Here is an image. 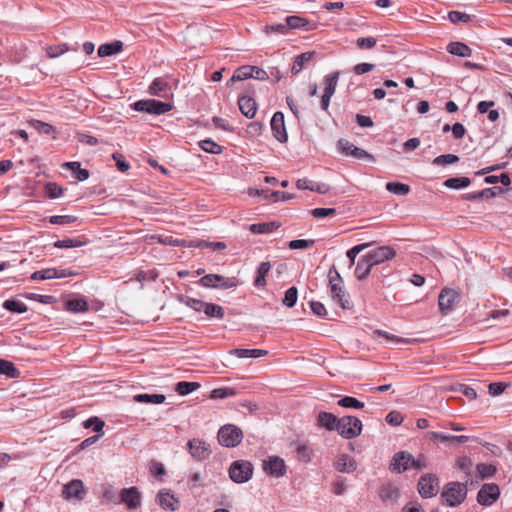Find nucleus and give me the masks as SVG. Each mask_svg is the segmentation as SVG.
<instances>
[{
	"instance_id": "f03ea898",
	"label": "nucleus",
	"mask_w": 512,
	"mask_h": 512,
	"mask_svg": "<svg viewBox=\"0 0 512 512\" xmlns=\"http://www.w3.org/2000/svg\"><path fill=\"white\" fill-rule=\"evenodd\" d=\"M427 467L426 457L420 454L417 458L407 451L395 453L391 459L389 469L396 473H402L409 468L422 470Z\"/></svg>"
},
{
	"instance_id": "4d7b16f0",
	"label": "nucleus",
	"mask_w": 512,
	"mask_h": 512,
	"mask_svg": "<svg viewBox=\"0 0 512 512\" xmlns=\"http://www.w3.org/2000/svg\"><path fill=\"white\" fill-rule=\"evenodd\" d=\"M74 215H54L49 218V222L55 225H69L77 221Z\"/></svg>"
},
{
	"instance_id": "8fccbe9b",
	"label": "nucleus",
	"mask_w": 512,
	"mask_h": 512,
	"mask_svg": "<svg viewBox=\"0 0 512 512\" xmlns=\"http://www.w3.org/2000/svg\"><path fill=\"white\" fill-rule=\"evenodd\" d=\"M337 404L344 408L362 409L364 403L352 396H344L338 400Z\"/></svg>"
},
{
	"instance_id": "7ed1b4c3",
	"label": "nucleus",
	"mask_w": 512,
	"mask_h": 512,
	"mask_svg": "<svg viewBox=\"0 0 512 512\" xmlns=\"http://www.w3.org/2000/svg\"><path fill=\"white\" fill-rule=\"evenodd\" d=\"M468 479L464 483L449 482L444 486L441 498L449 507H457L462 504L467 496Z\"/></svg>"
},
{
	"instance_id": "412c9836",
	"label": "nucleus",
	"mask_w": 512,
	"mask_h": 512,
	"mask_svg": "<svg viewBox=\"0 0 512 512\" xmlns=\"http://www.w3.org/2000/svg\"><path fill=\"white\" fill-rule=\"evenodd\" d=\"M148 93L160 98H167L171 94V86L166 79L157 77L150 84Z\"/></svg>"
},
{
	"instance_id": "338daca9",
	"label": "nucleus",
	"mask_w": 512,
	"mask_h": 512,
	"mask_svg": "<svg viewBox=\"0 0 512 512\" xmlns=\"http://www.w3.org/2000/svg\"><path fill=\"white\" fill-rule=\"evenodd\" d=\"M455 390L465 395L470 400H474L477 397L476 390L466 384H458Z\"/></svg>"
},
{
	"instance_id": "393cba45",
	"label": "nucleus",
	"mask_w": 512,
	"mask_h": 512,
	"mask_svg": "<svg viewBox=\"0 0 512 512\" xmlns=\"http://www.w3.org/2000/svg\"><path fill=\"white\" fill-rule=\"evenodd\" d=\"M318 425L324 427L328 431H337L339 418L330 412H320L317 416Z\"/></svg>"
},
{
	"instance_id": "4468645a",
	"label": "nucleus",
	"mask_w": 512,
	"mask_h": 512,
	"mask_svg": "<svg viewBox=\"0 0 512 512\" xmlns=\"http://www.w3.org/2000/svg\"><path fill=\"white\" fill-rule=\"evenodd\" d=\"M74 273L68 269H56V268H46L39 271H35L31 274L30 279L33 281L38 280H50V279H60L73 276Z\"/></svg>"
},
{
	"instance_id": "79ce46f5",
	"label": "nucleus",
	"mask_w": 512,
	"mask_h": 512,
	"mask_svg": "<svg viewBox=\"0 0 512 512\" xmlns=\"http://www.w3.org/2000/svg\"><path fill=\"white\" fill-rule=\"evenodd\" d=\"M399 489L393 484H387L380 490V497L382 500H396L399 497Z\"/></svg>"
},
{
	"instance_id": "f3484780",
	"label": "nucleus",
	"mask_w": 512,
	"mask_h": 512,
	"mask_svg": "<svg viewBox=\"0 0 512 512\" xmlns=\"http://www.w3.org/2000/svg\"><path fill=\"white\" fill-rule=\"evenodd\" d=\"M438 478L434 474H425L418 481V492L423 498H431L436 494Z\"/></svg>"
},
{
	"instance_id": "9b49d317",
	"label": "nucleus",
	"mask_w": 512,
	"mask_h": 512,
	"mask_svg": "<svg viewBox=\"0 0 512 512\" xmlns=\"http://www.w3.org/2000/svg\"><path fill=\"white\" fill-rule=\"evenodd\" d=\"M187 447L191 456L197 461L208 459L212 452L210 445L199 438L189 440Z\"/></svg>"
},
{
	"instance_id": "423d86ee",
	"label": "nucleus",
	"mask_w": 512,
	"mask_h": 512,
	"mask_svg": "<svg viewBox=\"0 0 512 512\" xmlns=\"http://www.w3.org/2000/svg\"><path fill=\"white\" fill-rule=\"evenodd\" d=\"M363 425L355 416H343L339 418L337 432L344 439H353L362 433Z\"/></svg>"
},
{
	"instance_id": "1a4fd4ad",
	"label": "nucleus",
	"mask_w": 512,
	"mask_h": 512,
	"mask_svg": "<svg viewBox=\"0 0 512 512\" xmlns=\"http://www.w3.org/2000/svg\"><path fill=\"white\" fill-rule=\"evenodd\" d=\"M499 496V486L495 483H486L477 493V502L482 506H490L498 500Z\"/></svg>"
},
{
	"instance_id": "473e14b6",
	"label": "nucleus",
	"mask_w": 512,
	"mask_h": 512,
	"mask_svg": "<svg viewBox=\"0 0 512 512\" xmlns=\"http://www.w3.org/2000/svg\"><path fill=\"white\" fill-rule=\"evenodd\" d=\"M63 168H66L74 174L75 178L79 181H85L89 178V171L87 169H82L79 162H66L63 164Z\"/></svg>"
},
{
	"instance_id": "6ab92c4d",
	"label": "nucleus",
	"mask_w": 512,
	"mask_h": 512,
	"mask_svg": "<svg viewBox=\"0 0 512 512\" xmlns=\"http://www.w3.org/2000/svg\"><path fill=\"white\" fill-rule=\"evenodd\" d=\"M459 294L450 288H444L438 297V305L443 314H447L452 311L455 302L457 301Z\"/></svg>"
},
{
	"instance_id": "b1692460",
	"label": "nucleus",
	"mask_w": 512,
	"mask_h": 512,
	"mask_svg": "<svg viewBox=\"0 0 512 512\" xmlns=\"http://www.w3.org/2000/svg\"><path fill=\"white\" fill-rule=\"evenodd\" d=\"M334 467L342 473H352L356 470V461L348 454H341L334 462Z\"/></svg>"
},
{
	"instance_id": "c9c22d12",
	"label": "nucleus",
	"mask_w": 512,
	"mask_h": 512,
	"mask_svg": "<svg viewBox=\"0 0 512 512\" xmlns=\"http://www.w3.org/2000/svg\"><path fill=\"white\" fill-rule=\"evenodd\" d=\"M254 68L251 65H243L235 70L233 73L230 82L234 83L237 81H243L251 78L252 72Z\"/></svg>"
},
{
	"instance_id": "774afa93",
	"label": "nucleus",
	"mask_w": 512,
	"mask_h": 512,
	"mask_svg": "<svg viewBox=\"0 0 512 512\" xmlns=\"http://www.w3.org/2000/svg\"><path fill=\"white\" fill-rule=\"evenodd\" d=\"M112 158L116 162V167L121 172H126L130 168V164L124 159L123 155L120 153H114Z\"/></svg>"
},
{
	"instance_id": "69168bd1",
	"label": "nucleus",
	"mask_w": 512,
	"mask_h": 512,
	"mask_svg": "<svg viewBox=\"0 0 512 512\" xmlns=\"http://www.w3.org/2000/svg\"><path fill=\"white\" fill-rule=\"evenodd\" d=\"M310 213L314 218H325L336 215L337 211L334 208H315Z\"/></svg>"
},
{
	"instance_id": "7c9ffc66",
	"label": "nucleus",
	"mask_w": 512,
	"mask_h": 512,
	"mask_svg": "<svg viewBox=\"0 0 512 512\" xmlns=\"http://www.w3.org/2000/svg\"><path fill=\"white\" fill-rule=\"evenodd\" d=\"M429 437L432 440H440L441 442L455 441L460 444L466 443L469 440V437L466 435H448L442 432H430Z\"/></svg>"
},
{
	"instance_id": "de8ad7c7",
	"label": "nucleus",
	"mask_w": 512,
	"mask_h": 512,
	"mask_svg": "<svg viewBox=\"0 0 512 512\" xmlns=\"http://www.w3.org/2000/svg\"><path fill=\"white\" fill-rule=\"evenodd\" d=\"M285 20L289 31L292 29L304 28L309 23L307 19L297 15L288 16Z\"/></svg>"
},
{
	"instance_id": "a211bd4d",
	"label": "nucleus",
	"mask_w": 512,
	"mask_h": 512,
	"mask_svg": "<svg viewBox=\"0 0 512 512\" xmlns=\"http://www.w3.org/2000/svg\"><path fill=\"white\" fill-rule=\"evenodd\" d=\"M270 126L274 137L281 143H284L288 139L284 114L282 112H275L270 121Z\"/></svg>"
},
{
	"instance_id": "4be33fe9",
	"label": "nucleus",
	"mask_w": 512,
	"mask_h": 512,
	"mask_svg": "<svg viewBox=\"0 0 512 512\" xmlns=\"http://www.w3.org/2000/svg\"><path fill=\"white\" fill-rule=\"evenodd\" d=\"M373 335H374V339L378 340L380 343H386V344L390 345V347L396 346L399 344H407L410 342L409 339L402 338V337L396 336L394 334H391L387 331H383V330H379V329L375 330L373 332Z\"/></svg>"
},
{
	"instance_id": "f704fd0d",
	"label": "nucleus",
	"mask_w": 512,
	"mask_h": 512,
	"mask_svg": "<svg viewBox=\"0 0 512 512\" xmlns=\"http://www.w3.org/2000/svg\"><path fill=\"white\" fill-rule=\"evenodd\" d=\"M166 397L163 394H137L134 401L147 404H162Z\"/></svg>"
},
{
	"instance_id": "f257e3e1",
	"label": "nucleus",
	"mask_w": 512,
	"mask_h": 512,
	"mask_svg": "<svg viewBox=\"0 0 512 512\" xmlns=\"http://www.w3.org/2000/svg\"><path fill=\"white\" fill-rule=\"evenodd\" d=\"M328 281L332 300L344 310L351 309L350 296L345 290L343 278L334 265L329 269Z\"/></svg>"
},
{
	"instance_id": "e2e57ef3",
	"label": "nucleus",
	"mask_w": 512,
	"mask_h": 512,
	"mask_svg": "<svg viewBox=\"0 0 512 512\" xmlns=\"http://www.w3.org/2000/svg\"><path fill=\"white\" fill-rule=\"evenodd\" d=\"M448 18L454 24H457L460 22L468 23L471 20L470 15L460 12V11H450L448 14Z\"/></svg>"
},
{
	"instance_id": "3c124183",
	"label": "nucleus",
	"mask_w": 512,
	"mask_h": 512,
	"mask_svg": "<svg viewBox=\"0 0 512 512\" xmlns=\"http://www.w3.org/2000/svg\"><path fill=\"white\" fill-rule=\"evenodd\" d=\"M199 146L202 150L205 152L211 153V154H220L222 153V147L214 142L212 139H205L199 142Z\"/></svg>"
},
{
	"instance_id": "c756f323",
	"label": "nucleus",
	"mask_w": 512,
	"mask_h": 512,
	"mask_svg": "<svg viewBox=\"0 0 512 512\" xmlns=\"http://www.w3.org/2000/svg\"><path fill=\"white\" fill-rule=\"evenodd\" d=\"M447 51L452 55L460 57H470L472 55V49L462 42L449 43Z\"/></svg>"
},
{
	"instance_id": "a18cd8bd",
	"label": "nucleus",
	"mask_w": 512,
	"mask_h": 512,
	"mask_svg": "<svg viewBox=\"0 0 512 512\" xmlns=\"http://www.w3.org/2000/svg\"><path fill=\"white\" fill-rule=\"evenodd\" d=\"M386 189L396 195H407L410 191V186L400 182H387Z\"/></svg>"
},
{
	"instance_id": "f8f14e48",
	"label": "nucleus",
	"mask_w": 512,
	"mask_h": 512,
	"mask_svg": "<svg viewBox=\"0 0 512 512\" xmlns=\"http://www.w3.org/2000/svg\"><path fill=\"white\" fill-rule=\"evenodd\" d=\"M86 495L84 484L79 479H73L63 486L62 496L66 500H78L81 501Z\"/></svg>"
},
{
	"instance_id": "ddd939ff",
	"label": "nucleus",
	"mask_w": 512,
	"mask_h": 512,
	"mask_svg": "<svg viewBox=\"0 0 512 512\" xmlns=\"http://www.w3.org/2000/svg\"><path fill=\"white\" fill-rule=\"evenodd\" d=\"M156 502L164 510L177 511L180 507L179 499L170 489H161L157 493Z\"/></svg>"
},
{
	"instance_id": "ea45409f",
	"label": "nucleus",
	"mask_w": 512,
	"mask_h": 512,
	"mask_svg": "<svg viewBox=\"0 0 512 512\" xmlns=\"http://www.w3.org/2000/svg\"><path fill=\"white\" fill-rule=\"evenodd\" d=\"M199 388L200 384L198 382L180 381L176 384L175 391L179 395L185 396Z\"/></svg>"
},
{
	"instance_id": "0e129e2a",
	"label": "nucleus",
	"mask_w": 512,
	"mask_h": 512,
	"mask_svg": "<svg viewBox=\"0 0 512 512\" xmlns=\"http://www.w3.org/2000/svg\"><path fill=\"white\" fill-rule=\"evenodd\" d=\"M68 51L67 44L49 46L46 50L50 58H56Z\"/></svg>"
},
{
	"instance_id": "864d4df0",
	"label": "nucleus",
	"mask_w": 512,
	"mask_h": 512,
	"mask_svg": "<svg viewBox=\"0 0 512 512\" xmlns=\"http://www.w3.org/2000/svg\"><path fill=\"white\" fill-rule=\"evenodd\" d=\"M370 246L371 243H362L352 247L347 251L346 255L347 258L349 259V268H351L355 264V259L357 255Z\"/></svg>"
},
{
	"instance_id": "603ef678",
	"label": "nucleus",
	"mask_w": 512,
	"mask_h": 512,
	"mask_svg": "<svg viewBox=\"0 0 512 512\" xmlns=\"http://www.w3.org/2000/svg\"><path fill=\"white\" fill-rule=\"evenodd\" d=\"M86 243L84 241H81L78 238H67L62 240H57L54 242V247L56 248H76L84 246Z\"/></svg>"
},
{
	"instance_id": "a19ab883",
	"label": "nucleus",
	"mask_w": 512,
	"mask_h": 512,
	"mask_svg": "<svg viewBox=\"0 0 512 512\" xmlns=\"http://www.w3.org/2000/svg\"><path fill=\"white\" fill-rule=\"evenodd\" d=\"M0 374L6 375L9 378H17L19 371L12 362L0 359Z\"/></svg>"
},
{
	"instance_id": "5fc2aeb1",
	"label": "nucleus",
	"mask_w": 512,
	"mask_h": 512,
	"mask_svg": "<svg viewBox=\"0 0 512 512\" xmlns=\"http://www.w3.org/2000/svg\"><path fill=\"white\" fill-rule=\"evenodd\" d=\"M472 465H473L472 460L468 456H461L456 461L457 468L466 474V477L468 480L471 478Z\"/></svg>"
},
{
	"instance_id": "39448f33",
	"label": "nucleus",
	"mask_w": 512,
	"mask_h": 512,
	"mask_svg": "<svg viewBox=\"0 0 512 512\" xmlns=\"http://www.w3.org/2000/svg\"><path fill=\"white\" fill-rule=\"evenodd\" d=\"M217 438L220 445L233 448L242 442L243 432L236 425L226 424L219 429Z\"/></svg>"
},
{
	"instance_id": "9d476101",
	"label": "nucleus",
	"mask_w": 512,
	"mask_h": 512,
	"mask_svg": "<svg viewBox=\"0 0 512 512\" xmlns=\"http://www.w3.org/2000/svg\"><path fill=\"white\" fill-rule=\"evenodd\" d=\"M372 267L393 259L396 251L391 246H380L365 254Z\"/></svg>"
},
{
	"instance_id": "2eb2a0df",
	"label": "nucleus",
	"mask_w": 512,
	"mask_h": 512,
	"mask_svg": "<svg viewBox=\"0 0 512 512\" xmlns=\"http://www.w3.org/2000/svg\"><path fill=\"white\" fill-rule=\"evenodd\" d=\"M338 147L344 155L353 156L356 159H366L368 161H374L373 155L369 154L362 148L356 147L348 140H338Z\"/></svg>"
},
{
	"instance_id": "2f4dec72",
	"label": "nucleus",
	"mask_w": 512,
	"mask_h": 512,
	"mask_svg": "<svg viewBox=\"0 0 512 512\" xmlns=\"http://www.w3.org/2000/svg\"><path fill=\"white\" fill-rule=\"evenodd\" d=\"M280 224L278 222H264V223H255L250 226V231L253 234H266L271 233L278 229Z\"/></svg>"
},
{
	"instance_id": "37998d69",
	"label": "nucleus",
	"mask_w": 512,
	"mask_h": 512,
	"mask_svg": "<svg viewBox=\"0 0 512 512\" xmlns=\"http://www.w3.org/2000/svg\"><path fill=\"white\" fill-rule=\"evenodd\" d=\"M237 394L234 388L230 387H221L213 389L210 393L211 399H225L228 397H233Z\"/></svg>"
},
{
	"instance_id": "4c0bfd02",
	"label": "nucleus",
	"mask_w": 512,
	"mask_h": 512,
	"mask_svg": "<svg viewBox=\"0 0 512 512\" xmlns=\"http://www.w3.org/2000/svg\"><path fill=\"white\" fill-rule=\"evenodd\" d=\"M66 307L73 313L86 312L89 309L88 302L83 298L68 300L66 302Z\"/></svg>"
},
{
	"instance_id": "c85d7f7f",
	"label": "nucleus",
	"mask_w": 512,
	"mask_h": 512,
	"mask_svg": "<svg viewBox=\"0 0 512 512\" xmlns=\"http://www.w3.org/2000/svg\"><path fill=\"white\" fill-rule=\"evenodd\" d=\"M122 49L123 43L121 41H114L112 43L100 45L97 53L99 57H107L121 52Z\"/></svg>"
},
{
	"instance_id": "09e8293b",
	"label": "nucleus",
	"mask_w": 512,
	"mask_h": 512,
	"mask_svg": "<svg viewBox=\"0 0 512 512\" xmlns=\"http://www.w3.org/2000/svg\"><path fill=\"white\" fill-rule=\"evenodd\" d=\"M479 479H485L493 476L496 473V467L492 464L479 463L476 466Z\"/></svg>"
},
{
	"instance_id": "6e6d98bb",
	"label": "nucleus",
	"mask_w": 512,
	"mask_h": 512,
	"mask_svg": "<svg viewBox=\"0 0 512 512\" xmlns=\"http://www.w3.org/2000/svg\"><path fill=\"white\" fill-rule=\"evenodd\" d=\"M459 161V157L454 154H443L440 156H437L432 160V164L435 166H441V165H448V164H455Z\"/></svg>"
},
{
	"instance_id": "cd10ccee",
	"label": "nucleus",
	"mask_w": 512,
	"mask_h": 512,
	"mask_svg": "<svg viewBox=\"0 0 512 512\" xmlns=\"http://www.w3.org/2000/svg\"><path fill=\"white\" fill-rule=\"evenodd\" d=\"M314 55V51H307L296 56L291 67V73L293 75L298 74L305 67V65L312 60Z\"/></svg>"
},
{
	"instance_id": "e433bc0d",
	"label": "nucleus",
	"mask_w": 512,
	"mask_h": 512,
	"mask_svg": "<svg viewBox=\"0 0 512 512\" xmlns=\"http://www.w3.org/2000/svg\"><path fill=\"white\" fill-rule=\"evenodd\" d=\"M271 265L269 262H261L257 269V276L254 281V285L257 287L265 286L266 276L269 273Z\"/></svg>"
},
{
	"instance_id": "aec40b11",
	"label": "nucleus",
	"mask_w": 512,
	"mask_h": 512,
	"mask_svg": "<svg viewBox=\"0 0 512 512\" xmlns=\"http://www.w3.org/2000/svg\"><path fill=\"white\" fill-rule=\"evenodd\" d=\"M120 502L129 510H135L141 505V494L136 487L124 488L120 491Z\"/></svg>"
},
{
	"instance_id": "5701e85b",
	"label": "nucleus",
	"mask_w": 512,
	"mask_h": 512,
	"mask_svg": "<svg viewBox=\"0 0 512 512\" xmlns=\"http://www.w3.org/2000/svg\"><path fill=\"white\" fill-rule=\"evenodd\" d=\"M238 105L241 113L249 119L254 118L257 111V103L254 98L243 95L238 98Z\"/></svg>"
},
{
	"instance_id": "dca6fc26",
	"label": "nucleus",
	"mask_w": 512,
	"mask_h": 512,
	"mask_svg": "<svg viewBox=\"0 0 512 512\" xmlns=\"http://www.w3.org/2000/svg\"><path fill=\"white\" fill-rule=\"evenodd\" d=\"M263 470L270 476L279 478L286 473V465L282 458L270 456L263 461Z\"/></svg>"
},
{
	"instance_id": "0eeeda50",
	"label": "nucleus",
	"mask_w": 512,
	"mask_h": 512,
	"mask_svg": "<svg viewBox=\"0 0 512 512\" xmlns=\"http://www.w3.org/2000/svg\"><path fill=\"white\" fill-rule=\"evenodd\" d=\"M253 474V465L246 460L234 461L229 468L230 479L238 484L248 482Z\"/></svg>"
},
{
	"instance_id": "a878e982",
	"label": "nucleus",
	"mask_w": 512,
	"mask_h": 512,
	"mask_svg": "<svg viewBox=\"0 0 512 512\" xmlns=\"http://www.w3.org/2000/svg\"><path fill=\"white\" fill-rule=\"evenodd\" d=\"M372 268L373 267L368 261L367 257L362 255L356 264L355 277L360 281L365 280L369 276Z\"/></svg>"
},
{
	"instance_id": "680f3d73",
	"label": "nucleus",
	"mask_w": 512,
	"mask_h": 512,
	"mask_svg": "<svg viewBox=\"0 0 512 512\" xmlns=\"http://www.w3.org/2000/svg\"><path fill=\"white\" fill-rule=\"evenodd\" d=\"M31 125L41 134L50 135L55 132V128L52 125L40 120H33Z\"/></svg>"
},
{
	"instance_id": "6e6552de",
	"label": "nucleus",
	"mask_w": 512,
	"mask_h": 512,
	"mask_svg": "<svg viewBox=\"0 0 512 512\" xmlns=\"http://www.w3.org/2000/svg\"><path fill=\"white\" fill-rule=\"evenodd\" d=\"M200 284L204 287L229 289L238 285V280L235 277L224 278L218 274H207L200 279Z\"/></svg>"
},
{
	"instance_id": "bb28decb",
	"label": "nucleus",
	"mask_w": 512,
	"mask_h": 512,
	"mask_svg": "<svg viewBox=\"0 0 512 512\" xmlns=\"http://www.w3.org/2000/svg\"><path fill=\"white\" fill-rule=\"evenodd\" d=\"M229 354L234 355L238 358H259L267 355L268 351L264 349L235 348L230 350Z\"/></svg>"
},
{
	"instance_id": "bf43d9fd",
	"label": "nucleus",
	"mask_w": 512,
	"mask_h": 512,
	"mask_svg": "<svg viewBox=\"0 0 512 512\" xmlns=\"http://www.w3.org/2000/svg\"><path fill=\"white\" fill-rule=\"evenodd\" d=\"M297 297H298V291H297V288L292 286L290 287L289 289L286 290L285 292V296L282 300V303L291 308L293 307L296 302H297Z\"/></svg>"
},
{
	"instance_id": "72a5a7b5",
	"label": "nucleus",
	"mask_w": 512,
	"mask_h": 512,
	"mask_svg": "<svg viewBox=\"0 0 512 512\" xmlns=\"http://www.w3.org/2000/svg\"><path fill=\"white\" fill-rule=\"evenodd\" d=\"M339 71H335L330 73L324 77V92L326 94L332 95L335 93L338 79H339Z\"/></svg>"
},
{
	"instance_id": "052dcab7",
	"label": "nucleus",
	"mask_w": 512,
	"mask_h": 512,
	"mask_svg": "<svg viewBox=\"0 0 512 512\" xmlns=\"http://www.w3.org/2000/svg\"><path fill=\"white\" fill-rule=\"evenodd\" d=\"M45 191L50 198L56 199L62 196L64 189L54 182H49L45 185Z\"/></svg>"
},
{
	"instance_id": "13d9d810",
	"label": "nucleus",
	"mask_w": 512,
	"mask_h": 512,
	"mask_svg": "<svg viewBox=\"0 0 512 512\" xmlns=\"http://www.w3.org/2000/svg\"><path fill=\"white\" fill-rule=\"evenodd\" d=\"M84 427L85 428H92L93 431H95L98 434L103 435V427L105 425L104 421L99 419L98 417H90L86 421H84Z\"/></svg>"
},
{
	"instance_id": "20e7f679",
	"label": "nucleus",
	"mask_w": 512,
	"mask_h": 512,
	"mask_svg": "<svg viewBox=\"0 0 512 512\" xmlns=\"http://www.w3.org/2000/svg\"><path fill=\"white\" fill-rule=\"evenodd\" d=\"M132 109L139 112H145L152 115H163L172 110L170 103L155 99H141L131 105Z\"/></svg>"
},
{
	"instance_id": "c03bdc74",
	"label": "nucleus",
	"mask_w": 512,
	"mask_h": 512,
	"mask_svg": "<svg viewBox=\"0 0 512 512\" xmlns=\"http://www.w3.org/2000/svg\"><path fill=\"white\" fill-rule=\"evenodd\" d=\"M203 311L208 317L223 319L225 316L224 309L220 305H217V304H212V303L206 302Z\"/></svg>"
},
{
	"instance_id": "58836bf2",
	"label": "nucleus",
	"mask_w": 512,
	"mask_h": 512,
	"mask_svg": "<svg viewBox=\"0 0 512 512\" xmlns=\"http://www.w3.org/2000/svg\"><path fill=\"white\" fill-rule=\"evenodd\" d=\"M471 181L468 177H453L448 178L443 182V185L449 189L466 188L470 185Z\"/></svg>"
},
{
	"instance_id": "49530a36",
	"label": "nucleus",
	"mask_w": 512,
	"mask_h": 512,
	"mask_svg": "<svg viewBox=\"0 0 512 512\" xmlns=\"http://www.w3.org/2000/svg\"><path fill=\"white\" fill-rule=\"evenodd\" d=\"M3 307L10 312L20 314L27 311V306L23 302L14 299L4 301Z\"/></svg>"
}]
</instances>
